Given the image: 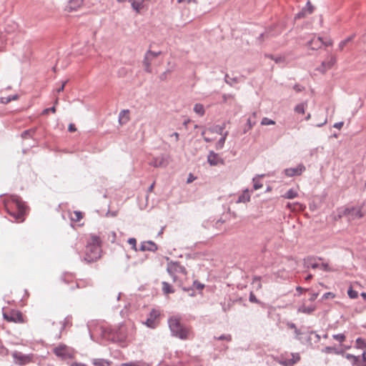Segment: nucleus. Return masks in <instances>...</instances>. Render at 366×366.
Here are the masks:
<instances>
[{"label": "nucleus", "instance_id": "1", "mask_svg": "<svg viewBox=\"0 0 366 366\" xmlns=\"http://www.w3.org/2000/svg\"><path fill=\"white\" fill-rule=\"evenodd\" d=\"M102 239L99 235L91 234L86 245L84 260L88 263L94 262L101 257Z\"/></svg>", "mask_w": 366, "mask_h": 366}, {"label": "nucleus", "instance_id": "2", "mask_svg": "<svg viewBox=\"0 0 366 366\" xmlns=\"http://www.w3.org/2000/svg\"><path fill=\"white\" fill-rule=\"evenodd\" d=\"M5 208L17 222H22L24 220L26 207L20 199L12 197L5 203Z\"/></svg>", "mask_w": 366, "mask_h": 366}, {"label": "nucleus", "instance_id": "3", "mask_svg": "<svg viewBox=\"0 0 366 366\" xmlns=\"http://www.w3.org/2000/svg\"><path fill=\"white\" fill-rule=\"evenodd\" d=\"M181 319L179 317L173 316L169 320V327L174 335L182 340L189 339L192 337V330L184 327L181 323Z\"/></svg>", "mask_w": 366, "mask_h": 366}, {"label": "nucleus", "instance_id": "4", "mask_svg": "<svg viewBox=\"0 0 366 366\" xmlns=\"http://www.w3.org/2000/svg\"><path fill=\"white\" fill-rule=\"evenodd\" d=\"M167 272L173 277L174 282L179 281L183 286L182 278L187 276V272L185 267L177 262H170L167 264Z\"/></svg>", "mask_w": 366, "mask_h": 366}, {"label": "nucleus", "instance_id": "5", "mask_svg": "<svg viewBox=\"0 0 366 366\" xmlns=\"http://www.w3.org/2000/svg\"><path fill=\"white\" fill-rule=\"evenodd\" d=\"M4 319L15 324H24L26 322V317L21 312L13 309H3Z\"/></svg>", "mask_w": 366, "mask_h": 366}, {"label": "nucleus", "instance_id": "6", "mask_svg": "<svg viewBox=\"0 0 366 366\" xmlns=\"http://www.w3.org/2000/svg\"><path fill=\"white\" fill-rule=\"evenodd\" d=\"M342 216H347L350 220H353L362 218L364 214L360 207H347L340 212V217Z\"/></svg>", "mask_w": 366, "mask_h": 366}, {"label": "nucleus", "instance_id": "7", "mask_svg": "<svg viewBox=\"0 0 366 366\" xmlns=\"http://www.w3.org/2000/svg\"><path fill=\"white\" fill-rule=\"evenodd\" d=\"M161 54V51H153L151 50H148L144 56V59L143 61V64L145 67V71L148 73L152 72L151 65L152 63V61L156 59L159 54Z\"/></svg>", "mask_w": 366, "mask_h": 366}, {"label": "nucleus", "instance_id": "8", "mask_svg": "<svg viewBox=\"0 0 366 366\" xmlns=\"http://www.w3.org/2000/svg\"><path fill=\"white\" fill-rule=\"evenodd\" d=\"M160 311L157 309H152L149 313V317L145 322V325L150 328H155L159 322Z\"/></svg>", "mask_w": 366, "mask_h": 366}, {"label": "nucleus", "instance_id": "9", "mask_svg": "<svg viewBox=\"0 0 366 366\" xmlns=\"http://www.w3.org/2000/svg\"><path fill=\"white\" fill-rule=\"evenodd\" d=\"M300 359L298 353H291L289 357L284 358L281 357L279 362L283 366H292L297 363Z\"/></svg>", "mask_w": 366, "mask_h": 366}, {"label": "nucleus", "instance_id": "10", "mask_svg": "<svg viewBox=\"0 0 366 366\" xmlns=\"http://www.w3.org/2000/svg\"><path fill=\"white\" fill-rule=\"evenodd\" d=\"M54 352L56 356L60 357L63 359H66L67 357H71L70 349L64 345H59L57 347H56L54 349Z\"/></svg>", "mask_w": 366, "mask_h": 366}, {"label": "nucleus", "instance_id": "11", "mask_svg": "<svg viewBox=\"0 0 366 366\" xmlns=\"http://www.w3.org/2000/svg\"><path fill=\"white\" fill-rule=\"evenodd\" d=\"M306 168L302 164H300L297 165L295 168H287L285 169L284 171L285 174L288 177H292L294 176H300L305 171Z\"/></svg>", "mask_w": 366, "mask_h": 366}, {"label": "nucleus", "instance_id": "12", "mask_svg": "<svg viewBox=\"0 0 366 366\" xmlns=\"http://www.w3.org/2000/svg\"><path fill=\"white\" fill-rule=\"evenodd\" d=\"M207 161L211 166L223 164L224 160L214 152H210L207 157Z\"/></svg>", "mask_w": 366, "mask_h": 366}, {"label": "nucleus", "instance_id": "13", "mask_svg": "<svg viewBox=\"0 0 366 366\" xmlns=\"http://www.w3.org/2000/svg\"><path fill=\"white\" fill-rule=\"evenodd\" d=\"M14 357L16 362L21 365H26L31 361L30 356L24 355L20 353H15Z\"/></svg>", "mask_w": 366, "mask_h": 366}, {"label": "nucleus", "instance_id": "14", "mask_svg": "<svg viewBox=\"0 0 366 366\" xmlns=\"http://www.w3.org/2000/svg\"><path fill=\"white\" fill-rule=\"evenodd\" d=\"M286 207L292 212H302L306 208L305 205L300 202H288Z\"/></svg>", "mask_w": 366, "mask_h": 366}, {"label": "nucleus", "instance_id": "15", "mask_svg": "<svg viewBox=\"0 0 366 366\" xmlns=\"http://www.w3.org/2000/svg\"><path fill=\"white\" fill-rule=\"evenodd\" d=\"M317 309L315 305H305V304H302L297 310L298 312L305 313L307 315L312 314Z\"/></svg>", "mask_w": 366, "mask_h": 366}, {"label": "nucleus", "instance_id": "16", "mask_svg": "<svg viewBox=\"0 0 366 366\" xmlns=\"http://www.w3.org/2000/svg\"><path fill=\"white\" fill-rule=\"evenodd\" d=\"M84 0H69L67 9L68 11H75L79 9L83 4Z\"/></svg>", "mask_w": 366, "mask_h": 366}, {"label": "nucleus", "instance_id": "17", "mask_svg": "<svg viewBox=\"0 0 366 366\" xmlns=\"http://www.w3.org/2000/svg\"><path fill=\"white\" fill-rule=\"evenodd\" d=\"M324 44L320 37H313L309 43V46L312 49H318Z\"/></svg>", "mask_w": 366, "mask_h": 366}, {"label": "nucleus", "instance_id": "18", "mask_svg": "<svg viewBox=\"0 0 366 366\" xmlns=\"http://www.w3.org/2000/svg\"><path fill=\"white\" fill-rule=\"evenodd\" d=\"M140 249L142 251H155L157 249V246L153 242H144L142 243Z\"/></svg>", "mask_w": 366, "mask_h": 366}, {"label": "nucleus", "instance_id": "19", "mask_svg": "<svg viewBox=\"0 0 366 366\" xmlns=\"http://www.w3.org/2000/svg\"><path fill=\"white\" fill-rule=\"evenodd\" d=\"M335 63V58L333 56H331L330 58V59H328L327 61H324L322 63V66L320 69V71L322 72L326 71L327 69H330V68H332V66L334 65Z\"/></svg>", "mask_w": 366, "mask_h": 366}, {"label": "nucleus", "instance_id": "20", "mask_svg": "<svg viewBox=\"0 0 366 366\" xmlns=\"http://www.w3.org/2000/svg\"><path fill=\"white\" fill-rule=\"evenodd\" d=\"M250 200V194L247 189L244 190L241 195H239L237 203H246L249 202Z\"/></svg>", "mask_w": 366, "mask_h": 366}, {"label": "nucleus", "instance_id": "21", "mask_svg": "<svg viewBox=\"0 0 366 366\" xmlns=\"http://www.w3.org/2000/svg\"><path fill=\"white\" fill-rule=\"evenodd\" d=\"M129 120V110H123L119 114V122L121 124L127 123Z\"/></svg>", "mask_w": 366, "mask_h": 366}, {"label": "nucleus", "instance_id": "22", "mask_svg": "<svg viewBox=\"0 0 366 366\" xmlns=\"http://www.w3.org/2000/svg\"><path fill=\"white\" fill-rule=\"evenodd\" d=\"M83 218V214L79 211H74L70 213V219L73 222H79Z\"/></svg>", "mask_w": 366, "mask_h": 366}, {"label": "nucleus", "instance_id": "23", "mask_svg": "<svg viewBox=\"0 0 366 366\" xmlns=\"http://www.w3.org/2000/svg\"><path fill=\"white\" fill-rule=\"evenodd\" d=\"M130 2L132 3V7L133 8L134 10H135L137 11V13H139L140 11L144 7L143 1H137L134 0H132V1H130Z\"/></svg>", "mask_w": 366, "mask_h": 366}, {"label": "nucleus", "instance_id": "24", "mask_svg": "<svg viewBox=\"0 0 366 366\" xmlns=\"http://www.w3.org/2000/svg\"><path fill=\"white\" fill-rule=\"evenodd\" d=\"M297 196L298 192L293 189H290L285 194L282 195V197L291 199L297 197Z\"/></svg>", "mask_w": 366, "mask_h": 366}, {"label": "nucleus", "instance_id": "25", "mask_svg": "<svg viewBox=\"0 0 366 366\" xmlns=\"http://www.w3.org/2000/svg\"><path fill=\"white\" fill-rule=\"evenodd\" d=\"M307 107V103H300L295 106V112L298 114H304Z\"/></svg>", "mask_w": 366, "mask_h": 366}, {"label": "nucleus", "instance_id": "26", "mask_svg": "<svg viewBox=\"0 0 366 366\" xmlns=\"http://www.w3.org/2000/svg\"><path fill=\"white\" fill-rule=\"evenodd\" d=\"M93 364L95 366H110L111 362L104 359H94L93 360Z\"/></svg>", "mask_w": 366, "mask_h": 366}, {"label": "nucleus", "instance_id": "27", "mask_svg": "<svg viewBox=\"0 0 366 366\" xmlns=\"http://www.w3.org/2000/svg\"><path fill=\"white\" fill-rule=\"evenodd\" d=\"M194 112L199 116H203L205 113L204 106L201 104H196L194 106Z\"/></svg>", "mask_w": 366, "mask_h": 366}, {"label": "nucleus", "instance_id": "28", "mask_svg": "<svg viewBox=\"0 0 366 366\" xmlns=\"http://www.w3.org/2000/svg\"><path fill=\"white\" fill-rule=\"evenodd\" d=\"M162 291L166 295L173 293L174 292L172 286L166 282H162Z\"/></svg>", "mask_w": 366, "mask_h": 366}, {"label": "nucleus", "instance_id": "29", "mask_svg": "<svg viewBox=\"0 0 366 366\" xmlns=\"http://www.w3.org/2000/svg\"><path fill=\"white\" fill-rule=\"evenodd\" d=\"M228 132H226L222 137V138L217 142L216 148L217 149H221L223 148Z\"/></svg>", "mask_w": 366, "mask_h": 366}, {"label": "nucleus", "instance_id": "30", "mask_svg": "<svg viewBox=\"0 0 366 366\" xmlns=\"http://www.w3.org/2000/svg\"><path fill=\"white\" fill-rule=\"evenodd\" d=\"M19 98V96L17 94H15L14 96H12L11 97H1L0 98V102L3 104H8L9 102H10L11 100H16L18 99Z\"/></svg>", "mask_w": 366, "mask_h": 366}, {"label": "nucleus", "instance_id": "31", "mask_svg": "<svg viewBox=\"0 0 366 366\" xmlns=\"http://www.w3.org/2000/svg\"><path fill=\"white\" fill-rule=\"evenodd\" d=\"M259 178H260V177H257L253 179V182H254L253 187H254V189H255V190L261 189L263 187V184L259 181Z\"/></svg>", "mask_w": 366, "mask_h": 366}, {"label": "nucleus", "instance_id": "32", "mask_svg": "<svg viewBox=\"0 0 366 366\" xmlns=\"http://www.w3.org/2000/svg\"><path fill=\"white\" fill-rule=\"evenodd\" d=\"M356 347L357 348H364L366 347V340L359 337L356 340Z\"/></svg>", "mask_w": 366, "mask_h": 366}, {"label": "nucleus", "instance_id": "33", "mask_svg": "<svg viewBox=\"0 0 366 366\" xmlns=\"http://www.w3.org/2000/svg\"><path fill=\"white\" fill-rule=\"evenodd\" d=\"M261 124L262 125H265V126H267V125H274L275 124V122L272 120V119H269V118L267 117H264L262 121H261Z\"/></svg>", "mask_w": 366, "mask_h": 366}, {"label": "nucleus", "instance_id": "34", "mask_svg": "<svg viewBox=\"0 0 366 366\" xmlns=\"http://www.w3.org/2000/svg\"><path fill=\"white\" fill-rule=\"evenodd\" d=\"M345 357L347 360H350L352 362V364H354V365L357 364V362L359 361V358L357 357L354 356V355H350V354H347L345 355Z\"/></svg>", "mask_w": 366, "mask_h": 366}, {"label": "nucleus", "instance_id": "35", "mask_svg": "<svg viewBox=\"0 0 366 366\" xmlns=\"http://www.w3.org/2000/svg\"><path fill=\"white\" fill-rule=\"evenodd\" d=\"M332 337L335 340H337L340 342H344L346 339V337L344 334L334 335Z\"/></svg>", "mask_w": 366, "mask_h": 366}, {"label": "nucleus", "instance_id": "36", "mask_svg": "<svg viewBox=\"0 0 366 366\" xmlns=\"http://www.w3.org/2000/svg\"><path fill=\"white\" fill-rule=\"evenodd\" d=\"M348 296L352 298L355 299L357 298L358 296V293L357 291L353 290L352 288H350L347 292Z\"/></svg>", "mask_w": 366, "mask_h": 366}, {"label": "nucleus", "instance_id": "37", "mask_svg": "<svg viewBox=\"0 0 366 366\" xmlns=\"http://www.w3.org/2000/svg\"><path fill=\"white\" fill-rule=\"evenodd\" d=\"M128 243L132 246V249L134 251H137V239L135 238H129L128 239Z\"/></svg>", "mask_w": 366, "mask_h": 366}, {"label": "nucleus", "instance_id": "38", "mask_svg": "<svg viewBox=\"0 0 366 366\" xmlns=\"http://www.w3.org/2000/svg\"><path fill=\"white\" fill-rule=\"evenodd\" d=\"M153 165L155 167H159L164 166V159L161 158L160 159H154Z\"/></svg>", "mask_w": 366, "mask_h": 366}, {"label": "nucleus", "instance_id": "39", "mask_svg": "<svg viewBox=\"0 0 366 366\" xmlns=\"http://www.w3.org/2000/svg\"><path fill=\"white\" fill-rule=\"evenodd\" d=\"M320 268L325 272H330L332 271L331 267H330L328 263H322L320 265Z\"/></svg>", "mask_w": 366, "mask_h": 366}, {"label": "nucleus", "instance_id": "40", "mask_svg": "<svg viewBox=\"0 0 366 366\" xmlns=\"http://www.w3.org/2000/svg\"><path fill=\"white\" fill-rule=\"evenodd\" d=\"M34 132L35 131L34 129L26 130L21 134V136L23 138H27L28 137H31Z\"/></svg>", "mask_w": 366, "mask_h": 366}, {"label": "nucleus", "instance_id": "41", "mask_svg": "<svg viewBox=\"0 0 366 366\" xmlns=\"http://www.w3.org/2000/svg\"><path fill=\"white\" fill-rule=\"evenodd\" d=\"M193 287L197 290H202L204 285L197 281H194Z\"/></svg>", "mask_w": 366, "mask_h": 366}, {"label": "nucleus", "instance_id": "42", "mask_svg": "<svg viewBox=\"0 0 366 366\" xmlns=\"http://www.w3.org/2000/svg\"><path fill=\"white\" fill-rule=\"evenodd\" d=\"M335 297V295L332 292H326L322 296V299H324V300L334 299Z\"/></svg>", "mask_w": 366, "mask_h": 366}, {"label": "nucleus", "instance_id": "43", "mask_svg": "<svg viewBox=\"0 0 366 366\" xmlns=\"http://www.w3.org/2000/svg\"><path fill=\"white\" fill-rule=\"evenodd\" d=\"M249 301L252 302H254V303L259 302L258 300L257 299L256 296L254 295V294L252 292H250V295H249Z\"/></svg>", "mask_w": 366, "mask_h": 366}, {"label": "nucleus", "instance_id": "44", "mask_svg": "<svg viewBox=\"0 0 366 366\" xmlns=\"http://www.w3.org/2000/svg\"><path fill=\"white\" fill-rule=\"evenodd\" d=\"M324 352L326 353H331V352L337 353V350L335 347H327L324 350Z\"/></svg>", "mask_w": 366, "mask_h": 366}, {"label": "nucleus", "instance_id": "45", "mask_svg": "<svg viewBox=\"0 0 366 366\" xmlns=\"http://www.w3.org/2000/svg\"><path fill=\"white\" fill-rule=\"evenodd\" d=\"M218 340H225L227 341H230L232 340L231 335H222L217 337Z\"/></svg>", "mask_w": 366, "mask_h": 366}, {"label": "nucleus", "instance_id": "46", "mask_svg": "<svg viewBox=\"0 0 366 366\" xmlns=\"http://www.w3.org/2000/svg\"><path fill=\"white\" fill-rule=\"evenodd\" d=\"M68 129L70 132H74L76 131V128L74 124H70L69 125Z\"/></svg>", "mask_w": 366, "mask_h": 366}, {"label": "nucleus", "instance_id": "47", "mask_svg": "<svg viewBox=\"0 0 366 366\" xmlns=\"http://www.w3.org/2000/svg\"><path fill=\"white\" fill-rule=\"evenodd\" d=\"M344 123L342 122L335 123L334 127L340 129L343 127Z\"/></svg>", "mask_w": 366, "mask_h": 366}, {"label": "nucleus", "instance_id": "48", "mask_svg": "<svg viewBox=\"0 0 366 366\" xmlns=\"http://www.w3.org/2000/svg\"><path fill=\"white\" fill-rule=\"evenodd\" d=\"M317 297H318V293L311 294L310 297V301H311V302L315 301Z\"/></svg>", "mask_w": 366, "mask_h": 366}, {"label": "nucleus", "instance_id": "49", "mask_svg": "<svg viewBox=\"0 0 366 366\" xmlns=\"http://www.w3.org/2000/svg\"><path fill=\"white\" fill-rule=\"evenodd\" d=\"M49 111H51L53 113H55L56 112V107H52L51 108L46 109H45L44 111V113L47 114Z\"/></svg>", "mask_w": 366, "mask_h": 366}, {"label": "nucleus", "instance_id": "50", "mask_svg": "<svg viewBox=\"0 0 366 366\" xmlns=\"http://www.w3.org/2000/svg\"><path fill=\"white\" fill-rule=\"evenodd\" d=\"M121 366H139L136 362L122 363Z\"/></svg>", "mask_w": 366, "mask_h": 366}, {"label": "nucleus", "instance_id": "51", "mask_svg": "<svg viewBox=\"0 0 366 366\" xmlns=\"http://www.w3.org/2000/svg\"><path fill=\"white\" fill-rule=\"evenodd\" d=\"M305 11H302L301 12L298 13L295 18L296 19H300V18H302L305 16Z\"/></svg>", "mask_w": 366, "mask_h": 366}, {"label": "nucleus", "instance_id": "52", "mask_svg": "<svg viewBox=\"0 0 366 366\" xmlns=\"http://www.w3.org/2000/svg\"><path fill=\"white\" fill-rule=\"evenodd\" d=\"M194 179H195V177H194L192 174H190L189 175V177H188V179H187V183H191V182H192Z\"/></svg>", "mask_w": 366, "mask_h": 366}, {"label": "nucleus", "instance_id": "53", "mask_svg": "<svg viewBox=\"0 0 366 366\" xmlns=\"http://www.w3.org/2000/svg\"><path fill=\"white\" fill-rule=\"evenodd\" d=\"M192 0H177V2L179 4H181V3H187V4H189L190 2H192ZM193 1L196 2L195 0H193Z\"/></svg>", "mask_w": 366, "mask_h": 366}, {"label": "nucleus", "instance_id": "54", "mask_svg": "<svg viewBox=\"0 0 366 366\" xmlns=\"http://www.w3.org/2000/svg\"><path fill=\"white\" fill-rule=\"evenodd\" d=\"M172 137H174V139L176 142H177L179 140V133L177 132H174L172 135H171Z\"/></svg>", "mask_w": 366, "mask_h": 366}, {"label": "nucleus", "instance_id": "55", "mask_svg": "<svg viewBox=\"0 0 366 366\" xmlns=\"http://www.w3.org/2000/svg\"><path fill=\"white\" fill-rule=\"evenodd\" d=\"M66 84V81H64V82L62 83V84H61V86L57 89V92H62V91L64 90V86H65Z\"/></svg>", "mask_w": 366, "mask_h": 366}, {"label": "nucleus", "instance_id": "56", "mask_svg": "<svg viewBox=\"0 0 366 366\" xmlns=\"http://www.w3.org/2000/svg\"><path fill=\"white\" fill-rule=\"evenodd\" d=\"M296 290L300 292V293H302L303 292L307 291V289H304L303 287L299 286V287H297Z\"/></svg>", "mask_w": 366, "mask_h": 366}, {"label": "nucleus", "instance_id": "57", "mask_svg": "<svg viewBox=\"0 0 366 366\" xmlns=\"http://www.w3.org/2000/svg\"><path fill=\"white\" fill-rule=\"evenodd\" d=\"M294 89H295L296 92H301V91H302V87H301L300 85H295V86H294Z\"/></svg>", "mask_w": 366, "mask_h": 366}, {"label": "nucleus", "instance_id": "58", "mask_svg": "<svg viewBox=\"0 0 366 366\" xmlns=\"http://www.w3.org/2000/svg\"><path fill=\"white\" fill-rule=\"evenodd\" d=\"M247 125H248V128H247L248 130L251 129L253 127V124H252L250 119H247Z\"/></svg>", "mask_w": 366, "mask_h": 366}, {"label": "nucleus", "instance_id": "59", "mask_svg": "<svg viewBox=\"0 0 366 366\" xmlns=\"http://www.w3.org/2000/svg\"><path fill=\"white\" fill-rule=\"evenodd\" d=\"M307 6H308V13H309V14H311V13L313 11V8H312V6L310 4V2H308Z\"/></svg>", "mask_w": 366, "mask_h": 366}, {"label": "nucleus", "instance_id": "60", "mask_svg": "<svg viewBox=\"0 0 366 366\" xmlns=\"http://www.w3.org/2000/svg\"><path fill=\"white\" fill-rule=\"evenodd\" d=\"M154 188V182L151 184V186L149 187L148 191L149 192H152Z\"/></svg>", "mask_w": 366, "mask_h": 366}, {"label": "nucleus", "instance_id": "61", "mask_svg": "<svg viewBox=\"0 0 366 366\" xmlns=\"http://www.w3.org/2000/svg\"><path fill=\"white\" fill-rule=\"evenodd\" d=\"M310 267L312 269H316L317 267H320V265L318 264H317V263H313V264H311Z\"/></svg>", "mask_w": 366, "mask_h": 366}, {"label": "nucleus", "instance_id": "62", "mask_svg": "<svg viewBox=\"0 0 366 366\" xmlns=\"http://www.w3.org/2000/svg\"><path fill=\"white\" fill-rule=\"evenodd\" d=\"M312 278V274H308V275L305 277V280H306V281H309V280H310Z\"/></svg>", "mask_w": 366, "mask_h": 366}, {"label": "nucleus", "instance_id": "63", "mask_svg": "<svg viewBox=\"0 0 366 366\" xmlns=\"http://www.w3.org/2000/svg\"><path fill=\"white\" fill-rule=\"evenodd\" d=\"M72 366H86V365H85L84 364H81V363H74L72 365Z\"/></svg>", "mask_w": 366, "mask_h": 366}, {"label": "nucleus", "instance_id": "64", "mask_svg": "<svg viewBox=\"0 0 366 366\" xmlns=\"http://www.w3.org/2000/svg\"><path fill=\"white\" fill-rule=\"evenodd\" d=\"M311 119V114H307L306 117H305V120L306 121H309L310 119Z\"/></svg>", "mask_w": 366, "mask_h": 366}]
</instances>
